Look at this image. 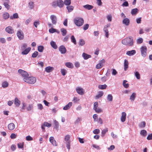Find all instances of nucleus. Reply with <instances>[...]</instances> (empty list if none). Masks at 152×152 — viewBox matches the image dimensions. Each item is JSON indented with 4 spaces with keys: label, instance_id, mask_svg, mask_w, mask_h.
<instances>
[{
    "label": "nucleus",
    "instance_id": "64",
    "mask_svg": "<svg viewBox=\"0 0 152 152\" xmlns=\"http://www.w3.org/2000/svg\"><path fill=\"white\" fill-rule=\"evenodd\" d=\"M122 6L123 7H127L129 6V3L127 1H125L122 4Z\"/></svg>",
    "mask_w": 152,
    "mask_h": 152
},
{
    "label": "nucleus",
    "instance_id": "44",
    "mask_svg": "<svg viewBox=\"0 0 152 152\" xmlns=\"http://www.w3.org/2000/svg\"><path fill=\"white\" fill-rule=\"evenodd\" d=\"M18 148H23V142H19L17 144Z\"/></svg>",
    "mask_w": 152,
    "mask_h": 152
},
{
    "label": "nucleus",
    "instance_id": "27",
    "mask_svg": "<svg viewBox=\"0 0 152 152\" xmlns=\"http://www.w3.org/2000/svg\"><path fill=\"white\" fill-rule=\"evenodd\" d=\"M103 92L102 91H100L98 92V94L95 96V98L98 99L102 97L103 95Z\"/></svg>",
    "mask_w": 152,
    "mask_h": 152
},
{
    "label": "nucleus",
    "instance_id": "63",
    "mask_svg": "<svg viewBox=\"0 0 152 152\" xmlns=\"http://www.w3.org/2000/svg\"><path fill=\"white\" fill-rule=\"evenodd\" d=\"M93 118L94 119V121H97L98 119V115L96 114H95L93 115Z\"/></svg>",
    "mask_w": 152,
    "mask_h": 152
},
{
    "label": "nucleus",
    "instance_id": "54",
    "mask_svg": "<svg viewBox=\"0 0 152 152\" xmlns=\"http://www.w3.org/2000/svg\"><path fill=\"white\" fill-rule=\"evenodd\" d=\"M43 125L44 126H47L48 127H50L51 126V124H49L47 122H45L44 123Z\"/></svg>",
    "mask_w": 152,
    "mask_h": 152
},
{
    "label": "nucleus",
    "instance_id": "10",
    "mask_svg": "<svg viewBox=\"0 0 152 152\" xmlns=\"http://www.w3.org/2000/svg\"><path fill=\"white\" fill-rule=\"evenodd\" d=\"M6 31L10 34H12L14 32V30L11 26H8L5 28Z\"/></svg>",
    "mask_w": 152,
    "mask_h": 152
},
{
    "label": "nucleus",
    "instance_id": "41",
    "mask_svg": "<svg viewBox=\"0 0 152 152\" xmlns=\"http://www.w3.org/2000/svg\"><path fill=\"white\" fill-rule=\"evenodd\" d=\"M108 131V128L103 129L102 132V136L103 137L105 134Z\"/></svg>",
    "mask_w": 152,
    "mask_h": 152
},
{
    "label": "nucleus",
    "instance_id": "51",
    "mask_svg": "<svg viewBox=\"0 0 152 152\" xmlns=\"http://www.w3.org/2000/svg\"><path fill=\"white\" fill-rule=\"evenodd\" d=\"M40 22L38 20L37 21H34V25L36 28H37Z\"/></svg>",
    "mask_w": 152,
    "mask_h": 152
},
{
    "label": "nucleus",
    "instance_id": "56",
    "mask_svg": "<svg viewBox=\"0 0 152 152\" xmlns=\"http://www.w3.org/2000/svg\"><path fill=\"white\" fill-rule=\"evenodd\" d=\"M9 3H4L3 5L5 6V7L6 8L7 10H9L10 7V6L8 4Z\"/></svg>",
    "mask_w": 152,
    "mask_h": 152
},
{
    "label": "nucleus",
    "instance_id": "62",
    "mask_svg": "<svg viewBox=\"0 0 152 152\" xmlns=\"http://www.w3.org/2000/svg\"><path fill=\"white\" fill-rule=\"evenodd\" d=\"M81 121V118L80 117H78L75 123L76 124H78Z\"/></svg>",
    "mask_w": 152,
    "mask_h": 152
},
{
    "label": "nucleus",
    "instance_id": "43",
    "mask_svg": "<svg viewBox=\"0 0 152 152\" xmlns=\"http://www.w3.org/2000/svg\"><path fill=\"white\" fill-rule=\"evenodd\" d=\"M49 31L50 33L53 34L57 31V30L55 28H52L49 29Z\"/></svg>",
    "mask_w": 152,
    "mask_h": 152
},
{
    "label": "nucleus",
    "instance_id": "37",
    "mask_svg": "<svg viewBox=\"0 0 152 152\" xmlns=\"http://www.w3.org/2000/svg\"><path fill=\"white\" fill-rule=\"evenodd\" d=\"M34 3L32 1H30L28 3V7L30 9H32L34 8Z\"/></svg>",
    "mask_w": 152,
    "mask_h": 152
},
{
    "label": "nucleus",
    "instance_id": "55",
    "mask_svg": "<svg viewBox=\"0 0 152 152\" xmlns=\"http://www.w3.org/2000/svg\"><path fill=\"white\" fill-rule=\"evenodd\" d=\"M38 53L37 51H35L34 53L32 54V57L34 58H36L38 55Z\"/></svg>",
    "mask_w": 152,
    "mask_h": 152
},
{
    "label": "nucleus",
    "instance_id": "28",
    "mask_svg": "<svg viewBox=\"0 0 152 152\" xmlns=\"http://www.w3.org/2000/svg\"><path fill=\"white\" fill-rule=\"evenodd\" d=\"M138 11L137 8H134L132 10L131 13L132 15H135L136 14Z\"/></svg>",
    "mask_w": 152,
    "mask_h": 152
},
{
    "label": "nucleus",
    "instance_id": "9",
    "mask_svg": "<svg viewBox=\"0 0 152 152\" xmlns=\"http://www.w3.org/2000/svg\"><path fill=\"white\" fill-rule=\"evenodd\" d=\"M59 50L62 54H64L66 52V49L64 45H61L59 47Z\"/></svg>",
    "mask_w": 152,
    "mask_h": 152
},
{
    "label": "nucleus",
    "instance_id": "50",
    "mask_svg": "<svg viewBox=\"0 0 152 152\" xmlns=\"http://www.w3.org/2000/svg\"><path fill=\"white\" fill-rule=\"evenodd\" d=\"M107 100L109 101H111L113 100V96L111 94H108L107 97Z\"/></svg>",
    "mask_w": 152,
    "mask_h": 152
},
{
    "label": "nucleus",
    "instance_id": "52",
    "mask_svg": "<svg viewBox=\"0 0 152 152\" xmlns=\"http://www.w3.org/2000/svg\"><path fill=\"white\" fill-rule=\"evenodd\" d=\"M143 39L142 38H141L138 39L137 40V43L138 44H141L143 42Z\"/></svg>",
    "mask_w": 152,
    "mask_h": 152
},
{
    "label": "nucleus",
    "instance_id": "53",
    "mask_svg": "<svg viewBox=\"0 0 152 152\" xmlns=\"http://www.w3.org/2000/svg\"><path fill=\"white\" fill-rule=\"evenodd\" d=\"M8 86V83L7 82H4L2 84L3 87L5 88L7 87Z\"/></svg>",
    "mask_w": 152,
    "mask_h": 152
},
{
    "label": "nucleus",
    "instance_id": "31",
    "mask_svg": "<svg viewBox=\"0 0 152 152\" xmlns=\"http://www.w3.org/2000/svg\"><path fill=\"white\" fill-rule=\"evenodd\" d=\"M53 123L55 125L54 128L55 129H57L58 128L59 126V123L56 120H54L53 121Z\"/></svg>",
    "mask_w": 152,
    "mask_h": 152
},
{
    "label": "nucleus",
    "instance_id": "42",
    "mask_svg": "<svg viewBox=\"0 0 152 152\" xmlns=\"http://www.w3.org/2000/svg\"><path fill=\"white\" fill-rule=\"evenodd\" d=\"M71 41L74 44H76V39L73 35L71 37Z\"/></svg>",
    "mask_w": 152,
    "mask_h": 152
},
{
    "label": "nucleus",
    "instance_id": "13",
    "mask_svg": "<svg viewBox=\"0 0 152 152\" xmlns=\"http://www.w3.org/2000/svg\"><path fill=\"white\" fill-rule=\"evenodd\" d=\"M126 114L125 112H123L121 113V120L122 122H124L126 119Z\"/></svg>",
    "mask_w": 152,
    "mask_h": 152
},
{
    "label": "nucleus",
    "instance_id": "14",
    "mask_svg": "<svg viewBox=\"0 0 152 152\" xmlns=\"http://www.w3.org/2000/svg\"><path fill=\"white\" fill-rule=\"evenodd\" d=\"M129 63L128 60L125 59L124 62V69L125 71H126L128 68Z\"/></svg>",
    "mask_w": 152,
    "mask_h": 152
},
{
    "label": "nucleus",
    "instance_id": "15",
    "mask_svg": "<svg viewBox=\"0 0 152 152\" xmlns=\"http://www.w3.org/2000/svg\"><path fill=\"white\" fill-rule=\"evenodd\" d=\"M136 51L135 50H132L130 51H127L126 54L129 56H132L134 55L136 53Z\"/></svg>",
    "mask_w": 152,
    "mask_h": 152
},
{
    "label": "nucleus",
    "instance_id": "5",
    "mask_svg": "<svg viewBox=\"0 0 152 152\" xmlns=\"http://www.w3.org/2000/svg\"><path fill=\"white\" fill-rule=\"evenodd\" d=\"M142 56L143 57H146L147 54V49L145 46H142L140 48Z\"/></svg>",
    "mask_w": 152,
    "mask_h": 152
},
{
    "label": "nucleus",
    "instance_id": "4",
    "mask_svg": "<svg viewBox=\"0 0 152 152\" xmlns=\"http://www.w3.org/2000/svg\"><path fill=\"white\" fill-rule=\"evenodd\" d=\"M23 80L28 83L33 84L36 82V78L32 77H27L24 78Z\"/></svg>",
    "mask_w": 152,
    "mask_h": 152
},
{
    "label": "nucleus",
    "instance_id": "35",
    "mask_svg": "<svg viewBox=\"0 0 152 152\" xmlns=\"http://www.w3.org/2000/svg\"><path fill=\"white\" fill-rule=\"evenodd\" d=\"M107 87V85L106 84L103 85H99L98 86V88L101 89H104L106 88Z\"/></svg>",
    "mask_w": 152,
    "mask_h": 152
},
{
    "label": "nucleus",
    "instance_id": "16",
    "mask_svg": "<svg viewBox=\"0 0 152 152\" xmlns=\"http://www.w3.org/2000/svg\"><path fill=\"white\" fill-rule=\"evenodd\" d=\"M72 102H69L68 104L64 107L63 109L64 110H67L69 109L72 105Z\"/></svg>",
    "mask_w": 152,
    "mask_h": 152
},
{
    "label": "nucleus",
    "instance_id": "3",
    "mask_svg": "<svg viewBox=\"0 0 152 152\" xmlns=\"http://www.w3.org/2000/svg\"><path fill=\"white\" fill-rule=\"evenodd\" d=\"M84 20L83 18L77 17L74 19V23L77 26L80 27L84 23Z\"/></svg>",
    "mask_w": 152,
    "mask_h": 152
},
{
    "label": "nucleus",
    "instance_id": "49",
    "mask_svg": "<svg viewBox=\"0 0 152 152\" xmlns=\"http://www.w3.org/2000/svg\"><path fill=\"white\" fill-rule=\"evenodd\" d=\"M145 124H146L145 122L144 121H143V122H141L140 123L139 126L140 127L144 128L145 126Z\"/></svg>",
    "mask_w": 152,
    "mask_h": 152
},
{
    "label": "nucleus",
    "instance_id": "40",
    "mask_svg": "<svg viewBox=\"0 0 152 152\" xmlns=\"http://www.w3.org/2000/svg\"><path fill=\"white\" fill-rule=\"evenodd\" d=\"M44 48V47L43 46L40 45L38 47V50L39 52H42L43 51Z\"/></svg>",
    "mask_w": 152,
    "mask_h": 152
},
{
    "label": "nucleus",
    "instance_id": "24",
    "mask_svg": "<svg viewBox=\"0 0 152 152\" xmlns=\"http://www.w3.org/2000/svg\"><path fill=\"white\" fill-rule=\"evenodd\" d=\"M136 94L135 93H133L130 96V99L132 102L134 101L136 97Z\"/></svg>",
    "mask_w": 152,
    "mask_h": 152
},
{
    "label": "nucleus",
    "instance_id": "7",
    "mask_svg": "<svg viewBox=\"0 0 152 152\" xmlns=\"http://www.w3.org/2000/svg\"><path fill=\"white\" fill-rule=\"evenodd\" d=\"M18 72L21 75L25 77H27L28 76V74L26 72L21 69H19L18 71Z\"/></svg>",
    "mask_w": 152,
    "mask_h": 152
},
{
    "label": "nucleus",
    "instance_id": "8",
    "mask_svg": "<svg viewBox=\"0 0 152 152\" xmlns=\"http://www.w3.org/2000/svg\"><path fill=\"white\" fill-rule=\"evenodd\" d=\"M50 19L53 24L56 25L57 21V19L56 16L54 15H51L50 16Z\"/></svg>",
    "mask_w": 152,
    "mask_h": 152
},
{
    "label": "nucleus",
    "instance_id": "19",
    "mask_svg": "<svg viewBox=\"0 0 152 152\" xmlns=\"http://www.w3.org/2000/svg\"><path fill=\"white\" fill-rule=\"evenodd\" d=\"M31 48L29 47L26 48L24 50H22L23 51L22 52V54L23 55H26L31 50Z\"/></svg>",
    "mask_w": 152,
    "mask_h": 152
},
{
    "label": "nucleus",
    "instance_id": "11",
    "mask_svg": "<svg viewBox=\"0 0 152 152\" xmlns=\"http://www.w3.org/2000/svg\"><path fill=\"white\" fill-rule=\"evenodd\" d=\"M76 90L77 93L80 95H82L84 94V90L82 88L77 87L76 88Z\"/></svg>",
    "mask_w": 152,
    "mask_h": 152
},
{
    "label": "nucleus",
    "instance_id": "17",
    "mask_svg": "<svg viewBox=\"0 0 152 152\" xmlns=\"http://www.w3.org/2000/svg\"><path fill=\"white\" fill-rule=\"evenodd\" d=\"M50 142L53 145L55 146H57V144L56 143V141L54 140V138L53 137H51L49 138Z\"/></svg>",
    "mask_w": 152,
    "mask_h": 152
},
{
    "label": "nucleus",
    "instance_id": "45",
    "mask_svg": "<svg viewBox=\"0 0 152 152\" xmlns=\"http://www.w3.org/2000/svg\"><path fill=\"white\" fill-rule=\"evenodd\" d=\"M65 144L66 145V147L69 150L70 148V141L66 142Z\"/></svg>",
    "mask_w": 152,
    "mask_h": 152
},
{
    "label": "nucleus",
    "instance_id": "32",
    "mask_svg": "<svg viewBox=\"0 0 152 152\" xmlns=\"http://www.w3.org/2000/svg\"><path fill=\"white\" fill-rule=\"evenodd\" d=\"M74 8V7L72 6H69L66 7V8L69 12L72 11L73 10Z\"/></svg>",
    "mask_w": 152,
    "mask_h": 152
},
{
    "label": "nucleus",
    "instance_id": "34",
    "mask_svg": "<svg viewBox=\"0 0 152 152\" xmlns=\"http://www.w3.org/2000/svg\"><path fill=\"white\" fill-rule=\"evenodd\" d=\"M127 82V81L125 80H124L123 81V85L126 88H127L129 86V84L126 83Z\"/></svg>",
    "mask_w": 152,
    "mask_h": 152
},
{
    "label": "nucleus",
    "instance_id": "18",
    "mask_svg": "<svg viewBox=\"0 0 152 152\" xmlns=\"http://www.w3.org/2000/svg\"><path fill=\"white\" fill-rule=\"evenodd\" d=\"M8 127L10 130H12L15 128V125L14 123H11L8 125Z\"/></svg>",
    "mask_w": 152,
    "mask_h": 152
},
{
    "label": "nucleus",
    "instance_id": "23",
    "mask_svg": "<svg viewBox=\"0 0 152 152\" xmlns=\"http://www.w3.org/2000/svg\"><path fill=\"white\" fill-rule=\"evenodd\" d=\"M2 17L4 19L7 20L10 17V15L8 12H5L3 14Z\"/></svg>",
    "mask_w": 152,
    "mask_h": 152
},
{
    "label": "nucleus",
    "instance_id": "59",
    "mask_svg": "<svg viewBox=\"0 0 152 152\" xmlns=\"http://www.w3.org/2000/svg\"><path fill=\"white\" fill-rule=\"evenodd\" d=\"M33 108V106L32 104H29L28 106L27 107L26 109L27 111L31 110Z\"/></svg>",
    "mask_w": 152,
    "mask_h": 152
},
{
    "label": "nucleus",
    "instance_id": "6",
    "mask_svg": "<svg viewBox=\"0 0 152 152\" xmlns=\"http://www.w3.org/2000/svg\"><path fill=\"white\" fill-rule=\"evenodd\" d=\"M17 35L19 39L22 40L24 38V35L23 31L21 29H19L17 33Z\"/></svg>",
    "mask_w": 152,
    "mask_h": 152
},
{
    "label": "nucleus",
    "instance_id": "25",
    "mask_svg": "<svg viewBox=\"0 0 152 152\" xmlns=\"http://www.w3.org/2000/svg\"><path fill=\"white\" fill-rule=\"evenodd\" d=\"M65 66L67 67L70 68H73L74 67L73 64L71 62H66L65 64Z\"/></svg>",
    "mask_w": 152,
    "mask_h": 152
},
{
    "label": "nucleus",
    "instance_id": "21",
    "mask_svg": "<svg viewBox=\"0 0 152 152\" xmlns=\"http://www.w3.org/2000/svg\"><path fill=\"white\" fill-rule=\"evenodd\" d=\"M82 56L85 60H87L88 58H91V55L87 54L84 53H83Z\"/></svg>",
    "mask_w": 152,
    "mask_h": 152
},
{
    "label": "nucleus",
    "instance_id": "60",
    "mask_svg": "<svg viewBox=\"0 0 152 152\" xmlns=\"http://www.w3.org/2000/svg\"><path fill=\"white\" fill-rule=\"evenodd\" d=\"M17 135L14 133H12L10 136V137L12 139H14L16 138Z\"/></svg>",
    "mask_w": 152,
    "mask_h": 152
},
{
    "label": "nucleus",
    "instance_id": "36",
    "mask_svg": "<svg viewBox=\"0 0 152 152\" xmlns=\"http://www.w3.org/2000/svg\"><path fill=\"white\" fill-rule=\"evenodd\" d=\"M79 45L81 46H83L85 44V41L82 39H80L79 41Z\"/></svg>",
    "mask_w": 152,
    "mask_h": 152
},
{
    "label": "nucleus",
    "instance_id": "58",
    "mask_svg": "<svg viewBox=\"0 0 152 152\" xmlns=\"http://www.w3.org/2000/svg\"><path fill=\"white\" fill-rule=\"evenodd\" d=\"M98 106V104L97 102H95L94 104V108L93 109L94 110H96V108H97V107Z\"/></svg>",
    "mask_w": 152,
    "mask_h": 152
},
{
    "label": "nucleus",
    "instance_id": "22",
    "mask_svg": "<svg viewBox=\"0 0 152 152\" xmlns=\"http://www.w3.org/2000/svg\"><path fill=\"white\" fill-rule=\"evenodd\" d=\"M14 104L16 106L18 107L20 104V101L17 97L15 98L14 100Z\"/></svg>",
    "mask_w": 152,
    "mask_h": 152
},
{
    "label": "nucleus",
    "instance_id": "33",
    "mask_svg": "<svg viewBox=\"0 0 152 152\" xmlns=\"http://www.w3.org/2000/svg\"><path fill=\"white\" fill-rule=\"evenodd\" d=\"M10 18L11 19H14L15 18H18V15L17 13H15L13 14L12 16H10Z\"/></svg>",
    "mask_w": 152,
    "mask_h": 152
},
{
    "label": "nucleus",
    "instance_id": "26",
    "mask_svg": "<svg viewBox=\"0 0 152 152\" xmlns=\"http://www.w3.org/2000/svg\"><path fill=\"white\" fill-rule=\"evenodd\" d=\"M84 8L88 10H90L93 8V6L89 4H86L83 6Z\"/></svg>",
    "mask_w": 152,
    "mask_h": 152
},
{
    "label": "nucleus",
    "instance_id": "2",
    "mask_svg": "<svg viewBox=\"0 0 152 152\" xmlns=\"http://www.w3.org/2000/svg\"><path fill=\"white\" fill-rule=\"evenodd\" d=\"M52 5L54 8L56 7L57 6L60 8H62L64 6V3L62 0H56V1L53 2Z\"/></svg>",
    "mask_w": 152,
    "mask_h": 152
},
{
    "label": "nucleus",
    "instance_id": "29",
    "mask_svg": "<svg viewBox=\"0 0 152 152\" xmlns=\"http://www.w3.org/2000/svg\"><path fill=\"white\" fill-rule=\"evenodd\" d=\"M53 69L52 67L49 66L45 68V70L47 72H50L52 71Z\"/></svg>",
    "mask_w": 152,
    "mask_h": 152
},
{
    "label": "nucleus",
    "instance_id": "48",
    "mask_svg": "<svg viewBox=\"0 0 152 152\" xmlns=\"http://www.w3.org/2000/svg\"><path fill=\"white\" fill-rule=\"evenodd\" d=\"M61 72L63 76H65L67 72V71L64 69H61Z\"/></svg>",
    "mask_w": 152,
    "mask_h": 152
},
{
    "label": "nucleus",
    "instance_id": "20",
    "mask_svg": "<svg viewBox=\"0 0 152 152\" xmlns=\"http://www.w3.org/2000/svg\"><path fill=\"white\" fill-rule=\"evenodd\" d=\"M50 45L54 49H56L57 48L58 46L56 44V43L53 41H51L50 42Z\"/></svg>",
    "mask_w": 152,
    "mask_h": 152
},
{
    "label": "nucleus",
    "instance_id": "30",
    "mask_svg": "<svg viewBox=\"0 0 152 152\" xmlns=\"http://www.w3.org/2000/svg\"><path fill=\"white\" fill-rule=\"evenodd\" d=\"M134 75L138 80H140V75L138 71H135L134 72Z\"/></svg>",
    "mask_w": 152,
    "mask_h": 152
},
{
    "label": "nucleus",
    "instance_id": "61",
    "mask_svg": "<svg viewBox=\"0 0 152 152\" xmlns=\"http://www.w3.org/2000/svg\"><path fill=\"white\" fill-rule=\"evenodd\" d=\"M37 107L38 109L40 110H42L43 108V107L41 104H37Z\"/></svg>",
    "mask_w": 152,
    "mask_h": 152
},
{
    "label": "nucleus",
    "instance_id": "46",
    "mask_svg": "<svg viewBox=\"0 0 152 152\" xmlns=\"http://www.w3.org/2000/svg\"><path fill=\"white\" fill-rule=\"evenodd\" d=\"M70 136L69 134L66 135L65 137V138H64V140L66 142H68V141H70L69 140V139L70 138Z\"/></svg>",
    "mask_w": 152,
    "mask_h": 152
},
{
    "label": "nucleus",
    "instance_id": "1",
    "mask_svg": "<svg viewBox=\"0 0 152 152\" xmlns=\"http://www.w3.org/2000/svg\"><path fill=\"white\" fill-rule=\"evenodd\" d=\"M122 43L127 46H131L133 45V39L132 37H126L122 40Z\"/></svg>",
    "mask_w": 152,
    "mask_h": 152
},
{
    "label": "nucleus",
    "instance_id": "38",
    "mask_svg": "<svg viewBox=\"0 0 152 152\" xmlns=\"http://www.w3.org/2000/svg\"><path fill=\"white\" fill-rule=\"evenodd\" d=\"M140 134L142 136H145L147 135V132L145 130H142L141 131Z\"/></svg>",
    "mask_w": 152,
    "mask_h": 152
},
{
    "label": "nucleus",
    "instance_id": "12",
    "mask_svg": "<svg viewBox=\"0 0 152 152\" xmlns=\"http://www.w3.org/2000/svg\"><path fill=\"white\" fill-rule=\"evenodd\" d=\"M122 23L126 26H128L130 24L129 19L127 18H124L123 20Z\"/></svg>",
    "mask_w": 152,
    "mask_h": 152
},
{
    "label": "nucleus",
    "instance_id": "39",
    "mask_svg": "<svg viewBox=\"0 0 152 152\" xmlns=\"http://www.w3.org/2000/svg\"><path fill=\"white\" fill-rule=\"evenodd\" d=\"M61 31L62 32V35L63 36H64L66 35L67 31L65 29L62 28L61 29Z\"/></svg>",
    "mask_w": 152,
    "mask_h": 152
},
{
    "label": "nucleus",
    "instance_id": "57",
    "mask_svg": "<svg viewBox=\"0 0 152 152\" xmlns=\"http://www.w3.org/2000/svg\"><path fill=\"white\" fill-rule=\"evenodd\" d=\"M27 47V45L26 44H23V45L21 47V50H24L26 49V48Z\"/></svg>",
    "mask_w": 152,
    "mask_h": 152
},
{
    "label": "nucleus",
    "instance_id": "47",
    "mask_svg": "<svg viewBox=\"0 0 152 152\" xmlns=\"http://www.w3.org/2000/svg\"><path fill=\"white\" fill-rule=\"evenodd\" d=\"M64 3L66 5H69L71 4V0H65Z\"/></svg>",
    "mask_w": 152,
    "mask_h": 152
}]
</instances>
